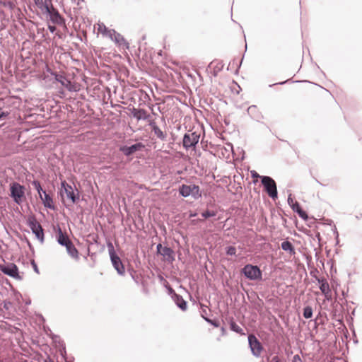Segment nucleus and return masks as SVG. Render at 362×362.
<instances>
[{
  "label": "nucleus",
  "instance_id": "b1692460",
  "mask_svg": "<svg viewBox=\"0 0 362 362\" xmlns=\"http://www.w3.org/2000/svg\"><path fill=\"white\" fill-rule=\"evenodd\" d=\"M65 247L71 257L75 259L78 258V250H76V248L71 242L68 243V245Z\"/></svg>",
  "mask_w": 362,
  "mask_h": 362
},
{
  "label": "nucleus",
  "instance_id": "f03ea898",
  "mask_svg": "<svg viewBox=\"0 0 362 362\" xmlns=\"http://www.w3.org/2000/svg\"><path fill=\"white\" fill-rule=\"evenodd\" d=\"M10 197L13 201L20 205L25 200V187L17 182H13L10 184Z\"/></svg>",
  "mask_w": 362,
  "mask_h": 362
},
{
  "label": "nucleus",
  "instance_id": "0eeeda50",
  "mask_svg": "<svg viewBox=\"0 0 362 362\" xmlns=\"http://www.w3.org/2000/svg\"><path fill=\"white\" fill-rule=\"evenodd\" d=\"M242 273L250 280H259L262 279V271L257 266L246 264L242 269Z\"/></svg>",
  "mask_w": 362,
  "mask_h": 362
},
{
  "label": "nucleus",
  "instance_id": "423d86ee",
  "mask_svg": "<svg viewBox=\"0 0 362 362\" xmlns=\"http://www.w3.org/2000/svg\"><path fill=\"white\" fill-rule=\"evenodd\" d=\"M51 75L54 77V80L65 87L70 92H76L79 90L77 85L71 81L66 76L57 72H52Z\"/></svg>",
  "mask_w": 362,
  "mask_h": 362
},
{
  "label": "nucleus",
  "instance_id": "aec40b11",
  "mask_svg": "<svg viewBox=\"0 0 362 362\" xmlns=\"http://www.w3.org/2000/svg\"><path fill=\"white\" fill-rule=\"evenodd\" d=\"M247 114L255 120H259L262 117L261 113L258 111L256 105H250L247 110Z\"/></svg>",
  "mask_w": 362,
  "mask_h": 362
},
{
  "label": "nucleus",
  "instance_id": "20e7f679",
  "mask_svg": "<svg viewBox=\"0 0 362 362\" xmlns=\"http://www.w3.org/2000/svg\"><path fill=\"white\" fill-rule=\"evenodd\" d=\"M60 194L62 195L65 194L67 199L73 204L76 203L79 200L78 190L76 187L74 189L71 185L66 182V180H62L61 182Z\"/></svg>",
  "mask_w": 362,
  "mask_h": 362
},
{
  "label": "nucleus",
  "instance_id": "f3484780",
  "mask_svg": "<svg viewBox=\"0 0 362 362\" xmlns=\"http://www.w3.org/2000/svg\"><path fill=\"white\" fill-rule=\"evenodd\" d=\"M34 2L43 14L49 13V9L53 6L51 0H34Z\"/></svg>",
  "mask_w": 362,
  "mask_h": 362
},
{
  "label": "nucleus",
  "instance_id": "2eb2a0df",
  "mask_svg": "<svg viewBox=\"0 0 362 362\" xmlns=\"http://www.w3.org/2000/svg\"><path fill=\"white\" fill-rule=\"evenodd\" d=\"M1 270L5 274H7L16 279H21V276L18 274V269L14 264H10L6 266L1 267Z\"/></svg>",
  "mask_w": 362,
  "mask_h": 362
},
{
  "label": "nucleus",
  "instance_id": "4468645a",
  "mask_svg": "<svg viewBox=\"0 0 362 362\" xmlns=\"http://www.w3.org/2000/svg\"><path fill=\"white\" fill-rule=\"evenodd\" d=\"M158 252L163 256L165 259L168 262H173L175 260L173 250L168 247H163L161 244L157 245Z\"/></svg>",
  "mask_w": 362,
  "mask_h": 362
},
{
  "label": "nucleus",
  "instance_id": "ea45409f",
  "mask_svg": "<svg viewBox=\"0 0 362 362\" xmlns=\"http://www.w3.org/2000/svg\"><path fill=\"white\" fill-rule=\"evenodd\" d=\"M204 319L206 320V321L210 322L211 324H212L215 327H218V324L216 321H213V320H209V319H208L206 317H204Z\"/></svg>",
  "mask_w": 362,
  "mask_h": 362
},
{
  "label": "nucleus",
  "instance_id": "ddd939ff",
  "mask_svg": "<svg viewBox=\"0 0 362 362\" xmlns=\"http://www.w3.org/2000/svg\"><path fill=\"white\" fill-rule=\"evenodd\" d=\"M110 256L112 263L117 272L122 275L125 272L124 267L120 258L115 253L113 249L110 250Z\"/></svg>",
  "mask_w": 362,
  "mask_h": 362
},
{
  "label": "nucleus",
  "instance_id": "473e14b6",
  "mask_svg": "<svg viewBox=\"0 0 362 362\" xmlns=\"http://www.w3.org/2000/svg\"><path fill=\"white\" fill-rule=\"evenodd\" d=\"M226 253L228 255H235L236 253V249L235 247L230 246L226 248Z\"/></svg>",
  "mask_w": 362,
  "mask_h": 362
},
{
  "label": "nucleus",
  "instance_id": "7ed1b4c3",
  "mask_svg": "<svg viewBox=\"0 0 362 362\" xmlns=\"http://www.w3.org/2000/svg\"><path fill=\"white\" fill-rule=\"evenodd\" d=\"M261 183L268 196L275 200L278 198L277 185L275 180L267 175L262 176Z\"/></svg>",
  "mask_w": 362,
  "mask_h": 362
},
{
  "label": "nucleus",
  "instance_id": "6ab92c4d",
  "mask_svg": "<svg viewBox=\"0 0 362 362\" xmlns=\"http://www.w3.org/2000/svg\"><path fill=\"white\" fill-rule=\"evenodd\" d=\"M57 241L58 243L62 245L66 246L68 245V243H71V241L69 240L68 235H66V232H63L62 230V228H58V233H57Z\"/></svg>",
  "mask_w": 362,
  "mask_h": 362
},
{
  "label": "nucleus",
  "instance_id": "2f4dec72",
  "mask_svg": "<svg viewBox=\"0 0 362 362\" xmlns=\"http://www.w3.org/2000/svg\"><path fill=\"white\" fill-rule=\"evenodd\" d=\"M0 4L3 5L5 7L9 8L10 9H13L14 7L13 3L11 1H0Z\"/></svg>",
  "mask_w": 362,
  "mask_h": 362
},
{
  "label": "nucleus",
  "instance_id": "9d476101",
  "mask_svg": "<svg viewBox=\"0 0 362 362\" xmlns=\"http://www.w3.org/2000/svg\"><path fill=\"white\" fill-rule=\"evenodd\" d=\"M248 341H249V344H250V347L251 349L252 353L255 356H259L262 353V351L263 349V347H262L261 343L259 341V340L257 339V337L253 334L249 335Z\"/></svg>",
  "mask_w": 362,
  "mask_h": 362
},
{
  "label": "nucleus",
  "instance_id": "f8f14e48",
  "mask_svg": "<svg viewBox=\"0 0 362 362\" xmlns=\"http://www.w3.org/2000/svg\"><path fill=\"white\" fill-rule=\"evenodd\" d=\"M288 203L293 211L296 212L301 218L307 220L308 216L306 211H305L301 208L300 204L298 202L293 200V199L291 197V194L288 195Z\"/></svg>",
  "mask_w": 362,
  "mask_h": 362
},
{
  "label": "nucleus",
  "instance_id": "f257e3e1",
  "mask_svg": "<svg viewBox=\"0 0 362 362\" xmlns=\"http://www.w3.org/2000/svg\"><path fill=\"white\" fill-rule=\"evenodd\" d=\"M178 192L179 194L184 198L192 197L195 200L199 199L202 196V193L199 185H195L192 182H189V185H180L178 188Z\"/></svg>",
  "mask_w": 362,
  "mask_h": 362
},
{
  "label": "nucleus",
  "instance_id": "cd10ccee",
  "mask_svg": "<svg viewBox=\"0 0 362 362\" xmlns=\"http://www.w3.org/2000/svg\"><path fill=\"white\" fill-rule=\"evenodd\" d=\"M313 316V309L310 306H306L303 309V317L306 319L310 318Z\"/></svg>",
  "mask_w": 362,
  "mask_h": 362
},
{
  "label": "nucleus",
  "instance_id": "1a4fd4ad",
  "mask_svg": "<svg viewBox=\"0 0 362 362\" xmlns=\"http://www.w3.org/2000/svg\"><path fill=\"white\" fill-rule=\"evenodd\" d=\"M107 35L109 37L119 45H123L125 49H129V42L124 39V37L115 30H108Z\"/></svg>",
  "mask_w": 362,
  "mask_h": 362
},
{
  "label": "nucleus",
  "instance_id": "a211bd4d",
  "mask_svg": "<svg viewBox=\"0 0 362 362\" xmlns=\"http://www.w3.org/2000/svg\"><path fill=\"white\" fill-rule=\"evenodd\" d=\"M40 198L45 208L53 210L55 209L52 197L49 194L47 193V192H45L41 196H40Z\"/></svg>",
  "mask_w": 362,
  "mask_h": 362
},
{
  "label": "nucleus",
  "instance_id": "5701e85b",
  "mask_svg": "<svg viewBox=\"0 0 362 362\" xmlns=\"http://www.w3.org/2000/svg\"><path fill=\"white\" fill-rule=\"evenodd\" d=\"M281 247L282 250H284L286 252H288L290 255H293L296 254L295 248L292 243L289 241L282 242Z\"/></svg>",
  "mask_w": 362,
  "mask_h": 362
},
{
  "label": "nucleus",
  "instance_id": "7c9ffc66",
  "mask_svg": "<svg viewBox=\"0 0 362 362\" xmlns=\"http://www.w3.org/2000/svg\"><path fill=\"white\" fill-rule=\"evenodd\" d=\"M230 329L237 333H240L242 329L234 322L230 323Z\"/></svg>",
  "mask_w": 362,
  "mask_h": 362
},
{
  "label": "nucleus",
  "instance_id": "c85d7f7f",
  "mask_svg": "<svg viewBox=\"0 0 362 362\" xmlns=\"http://www.w3.org/2000/svg\"><path fill=\"white\" fill-rule=\"evenodd\" d=\"M202 217L204 218H209L216 216V213L214 211L206 210L202 213Z\"/></svg>",
  "mask_w": 362,
  "mask_h": 362
},
{
  "label": "nucleus",
  "instance_id": "dca6fc26",
  "mask_svg": "<svg viewBox=\"0 0 362 362\" xmlns=\"http://www.w3.org/2000/svg\"><path fill=\"white\" fill-rule=\"evenodd\" d=\"M130 111L132 116L137 120H147L150 117L147 111L142 108L132 107Z\"/></svg>",
  "mask_w": 362,
  "mask_h": 362
},
{
  "label": "nucleus",
  "instance_id": "a878e982",
  "mask_svg": "<svg viewBox=\"0 0 362 362\" xmlns=\"http://www.w3.org/2000/svg\"><path fill=\"white\" fill-rule=\"evenodd\" d=\"M31 229L33 233L35 234L37 239L42 242L44 238L43 228H31Z\"/></svg>",
  "mask_w": 362,
  "mask_h": 362
},
{
  "label": "nucleus",
  "instance_id": "393cba45",
  "mask_svg": "<svg viewBox=\"0 0 362 362\" xmlns=\"http://www.w3.org/2000/svg\"><path fill=\"white\" fill-rule=\"evenodd\" d=\"M155 135L161 141H166L167 135L158 127L153 130Z\"/></svg>",
  "mask_w": 362,
  "mask_h": 362
},
{
  "label": "nucleus",
  "instance_id": "a19ab883",
  "mask_svg": "<svg viewBox=\"0 0 362 362\" xmlns=\"http://www.w3.org/2000/svg\"><path fill=\"white\" fill-rule=\"evenodd\" d=\"M332 223H333V221H332V220H331V219H327V220L326 221V222H325V223H324V224L327 225V226H331Z\"/></svg>",
  "mask_w": 362,
  "mask_h": 362
},
{
  "label": "nucleus",
  "instance_id": "c9c22d12",
  "mask_svg": "<svg viewBox=\"0 0 362 362\" xmlns=\"http://www.w3.org/2000/svg\"><path fill=\"white\" fill-rule=\"evenodd\" d=\"M148 125L151 127L152 131L158 127L153 120L149 121Z\"/></svg>",
  "mask_w": 362,
  "mask_h": 362
},
{
  "label": "nucleus",
  "instance_id": "49530a36",
  "mask_svg": "<svg viewBox=\"0 0 362 362\" xmlns=\"http://www.w3.org/2000/svg\"><path fill=\"white\" fill-rule=\"evenodd\" d=\"M145 38H146V36H145V35H144V36L142 37V40H145Z\"/></svg>",
  "mask_w": 362,
  "mask_h": 362
},
{
  "label": "nucleus",
  "instance_id": "c756f323",
  "mask_svg": "<svg viewBox=\"0 0 362 362\" xmlns=\"http://www.w3.org/2000/svg\"><path fill=\"white\" fill-rule=\"evenodd\" d=\"M10 112L8 111L3 110L0 108V122L5 120L9 115Z\"/></svg>",
  "mask_w": 362,
  "mask_h": 362
},
{
  "label": "nucleus",
  "instance_id": "e433bc0d",
  "mask_svg": "<svg viewBox=\"0 0 362 362\" xmlns=\"http://www.w3.org/2000/svg\"><path fill=\"white\" fill-rule=\"evenodd\" d=\"M47 28L51 33H54L57 30L56 26L49 24H48Z\"/></svg>",
  "mask_w": 362,
  "mask_h": 362
},
{
  "label": "nucleus",
  "instance_id": "c03bdc74",
  "mask_svg": "<svg viewBox=\"0 0 362 362\" xmlns=\"http://www.w3.org/2000/svg\"><path fill=\"white\" fill-rule=\"evenodd\" d=\"M243 59V58H242V59H241V61H240V64H239V66H238V69L240 68V66H241V63H242Z\"/></svg>",
  "mask_w": 362,
  "mask_h": 362
},
{
  "label": "nucleus",
  "instance_id": "37998d69",
  "mask_svg": "<svg viewBox=\"0 0 362 362\" xmlns=\"http://www.w3.org/2000/svg\"><path fill=\"white\" fill-rule=\"evenodd\" d=\"M56 35H57V37H58L59 38H62V35H61V34H59V33H56Z\"/></svg>",
  "mask_w": 362,
  "mask_h": 362
},
{
  "label": "nucleus",
  "instance_id": "a18cd8bd",
  "mask_svg": "<svg viewBox=\"0 0 362 362\" xmlns=\"http://www.w3.org/2000/svg\"><path fill=\"white\" fill-rule=\"evenodd\" d=\"M257 182H258L257 180H253V183H255V184H256Z\"/></svg>",
  "mask_w": 362,
  "mask_h": 362
},
{
  "label": "nucleus",
  "instance_id": "bb28decb",
  "mask_svg": "<svg viewBox=\"0 0 362 362\" xmlns=\"http://www.w3.org/2000/svg\"><path fill=\"white\" fill-rule=\"evenodd\" d=\"M31 184L37 192L39 197L46 192L42 188L40 182L38 180H34Z\"/></svg>",
  "mask_w": 362,
  "mask_h": 362
},
{
  "label": "nucleus",
  "instance_id": "72a5a7b5",
  "mask_svg": "<svg viewBox=\"0 0 362 362\" xmlns=\"http://www.w3.org/2000/svg\"><path fill=\"white\" fill-rule=\"evenodd\" d=\"M28 226H41L40 225L39 223H37V221L35 218H33L32 221L30 219H29Z\"/></svg>",
  "mask_w": 362,
  "mask_h": 362
},
{
  "label": "nucleus",
  "instance_id": "6e6552de",
  "mask_svg": "<svg viewBox=\"0 0 362 362\" xmlns=\"http://www.w3.org/2000/svg\"><path fill=\"white\" fill-rule=\"evenodd\" d=\"M45 15H46L54 24L59 25H65V19L53 6L49 9V13H45Z\"/></svg>",
  "mask_w": 362,
  "mask_h": 362
},
{
  "label": "nucleus",
  "instance_id": "58836bf2",
  "mask_svg": "<svg viewBox=\"0 0 362 362\" xmlns=\"http://www.w3.org/2000/svg\"><path fill=\"white\" fill-rule=\"evenodd\" d=\"M289 81H290V80H289V79H288V80H286V81H281V82H279V83H274V84H271V85H269V87H272V86H276V85H284V84H285V83H288Z\"/></svg>",
  "mask_w": 362,
  "mask_h": 362
},
{
  "label": "nucleus",
  "instance_id": "412c9836",
  "mask_svg": "<svg viewBox=\"0 0 362 362\" xmlns=\"http://www.w3.org/2000/svg\"><path fill=\"white\" fill-rule=\"evenodd\" d=\"M318 282L320 291L326 297H328L331 293L328 282L325 279H318Z\"/></svg>",
  "mask_w": 362,
  "mask_h": 362
},
{
  "label": "nucleus",
  "instance_id": "f704fd0d",
  "mask_svg": "<svg viewBox=\"0 0 362 362\" xmlns=\"http://www.w3.org/2000/svg\"><path fill=\"white\" fill-rule=\"evenodd\" d=\"M251 177L254 179L259 178L261 180V177L262 175H259L255 170H252L250 172Z\"/></svg>",
  "mask_w": 362,
  "mask_h": 362
},
{
  "label": "nucleus",
  "instance_id": "9b49d317",
  "mask_svg": "<svg viewBox=\"0 0 362 362\" xmlns=\"http://www.w3.org/2000/svg\"><path fill=\"white\" fill-rule=\"evenodd\" d=\"M145 148V145L141 142H138L131 146H122L119 150L126 156H130L136 151H141Z\"/></svg>",
  "mask_w": 362,
  "mask_h": 362
},
{
  "label": "nucleus",
  "instance_id": "39448f33",
  "mask_svg": "<svg viewBox=\"0 0 362 362\" xmlns=\"http://www.w3.org/2000/svg\"><path fill=\"white\" fill-rule=\"evenodd\" d=\"M200 138V134L192 130H189L184 134L182 139V146L186 150H189L191 148H194L199 143Z\"/></svg>",
  "mask_w": 362,
  "mask_h": 362
},
{
  "label": "nucleus",
  "instance_id": "4c0bfd02",
  "mask_svg": "<svg viewBox=\"0 0 362 362\" xmlns=\"http://www.w3.org/2000/svg\"><path fill=\"white\" fill-rule=\"evenodd\" d=\"M292 362H303L299 355H295L293 358Z\"/></svg>",
  "mask_w": 362,
  "mask_h": 362
},
{
  "label": "nucleus",
  "instance_id": "4be33fe9",
  "mask_svg": "<svg viewBox=\"0 0 362 362\" xmlns=\"http://www.w3.org/2000/svg\"><path fill=\"white\" fill-rule=\"evenodd\" d=\"M173 298L175 302L176 305L181 310H182L183 311L187 310V302L183 299V298L181 296L174 293L173 296Z\"/></svg>",
  "mask_w": 362,
  "mask_h": 362
},
{
  "label": "nucleus",
  "instance_id": "de8ad7c7",
  "mask_svg": "<svg viewBox=\"0 0 362 362\" xmlns=\"http://www.w3.org/2000/svg\"><path fill=\"white\" fill-rule=\"evenodd\" d=\"M35 271L37 272V267H35Z\"/></svg>",
  "mask_w": 362,
  "mask_h": 362
},
{
  "label": "nucleus",
  "instance_id": "79ce46f5",
  "mask_svg": "<svg viewBox=\"0 0 362 362\" xmlns=\"http://www.w3.org/2000/svg\"><path fill=\"white\" fill-rule=\"evenodd\" d=\"M272 361H273L274 362H280V361H279V358H278L277 356H274V357L272 358Z\"/></svg>",
  "mask_w": 362,
  "mask_h": 362
}]
</instances>
